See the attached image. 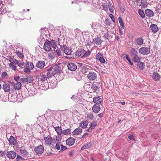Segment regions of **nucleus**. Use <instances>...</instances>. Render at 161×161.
<instances>
[{"label":"nucleus","mask_w":161,"mask_h":161,"mask_svg":"<svg viewBox=\"0 0 161 161\" xmlns=\"http://www.w3.org/2000/svg\"><path fill=\"white\" fill-rule=\"evenodd\" d=\"M20 81L22 83L27 82V78H22L20 79Z\"/></svg>","instance_id":"52"},{"label":"nucleus","mask_w":161,"mask_h":161,"mask_svg":"<svg viewBox=\"0 0 161 161\" xmlns=\"http://www.w3.org/2000/svg\"><path fill=\"white\" fill-rule=\"evenodd\" d=\"M51 68L54 74L58 73L60 71V68L58 65H55Z\"/></svg>","instance_id":"22"},{"label":"nucleus","mask_w":161,"mask_h":161,"mask_svg":"<svg viewBox=\"0 0 161 161\" xmlns=\"http://www.w3.org/2000/svg\"><path fill=\"white\" fill-rule=\"evenodd\" d=\"M55 130L57 132L58 135H61L62 134V131L61 128L59 126H57L55 127Z\"/></svg>","instance_id":"35"},{"label":"nucleus","mask_w":161,"mask_h":161,"mask_svg":"<svg viewBox=\"0 0 161 161\" xmlns=\"http://www.w3.org/2000/svg\"><path fill=\"white\" fill-rule=\"evenodd\" d=\"M102 42L101 38L100 37H96L93 39L92 43L95 44L100 45H101Z\"/></svg>","instance_id":"13"},{"label":"nucleus","mask_w":161,"mask_h":161,"mask_svg":"<svg viewBox=\"0 0 161 161\" xmlns=\"http://www.w3.org/2000/svg\"><path fill=\"white\" fill-rule=\"evenodd\" d=\"M17 93L14 94L12 95H9L8 96V100L10 102H15L17 101Z\"/></svg>","instance_id":"11"},{"label":"nucleus","mask_w":161,"mask_h":161,"mask_svg":"<svg viewBox=\"0 0 161 161\" xmlns=\"http://www.w3.org/2000/svg\"><path fill=\"white\" fill-rule=\"evenodd\" d=\"M16 53L18 55V57L20 58H22L24 57L23 54L21 52H20L18 51H16Z\"/></svg>","instance_id":"48"},{"label":"nucleus","mask_w":161,"mask_h":161,"mask_svg":"<svg viewBox=\"0 0 161 161\" xmlns=\"http://www.w3.org/2000/svg\"><path fill=\"white\" fill-rule=\"evenodd\" d=\"M3 88L5 92H9L10 89V85L8 84H4Z\"/></svg>","instance_id":"33"},{"label":"nucleus","mask_w":161,"mask_h":161,"mask_svg":"<svg viewBox=\"0 0 161 161\" xmlns=\"http://www.w3.org/2000/svg\"><path fill=\"white\" fill-rule=\"evenodd\" d=\"M82 131V129L78 127L75 129L72 132V134L73 135H79L80 134Z\"/></svg>","instance_id":"21"},{"label":"nucleus","mask_w":161,"mask_h":161,"mask_svg":"<svg viewBox=\"0 0 161 161\" xmlns=\"http://www.w3.org/2000/svg\"><path fill=\"white\" fill-rule=\"evenodd\" d=\"M118 20L122 29H123L124 28V25L121 18L120 17H119Z\"/></svg>","instance_id":"44"},{"label":"nucleus","mask_w":161,"mask_h":161,"mask_svg":"<svg viewBox=\"0 0 161 161\" xmlns=\"http://www.w3.org/2000/svg\"><path fill=\"white\" fill-rule=\"evenodd\" d=\"M50 44H51L52 47L53 48L54 50H55V49H56L57 45H56V44L54 40H51L50 41Z\"/></svg>","instance_id":"40"},{"label":"nucleus","mask_w":161,"mask_h":161,"mask_svg":"<svg viewBox=\"0 0 161 161\" xmlns=\"http://www.w3.org/2000/svg\"><path fill=\"white\" fill-rule=\"evenodd\" d=\"M97 76L95 73L90 72L87 75V77L90 80H94L97 78Z\"/></svg>","instance_id":"8"},{"label":"nucleus","mask_w":161,"mask_h":161,"mask_svg":"<svg viewBox=\"0 0 161 161\" xmlns=\"http://www.w3.org/2000/svg\"><path fill=\"white\" fill-rule=\"evenodd\" d=\"M67 149V147L64 146L63 145H61V147L60 148L61 151H63Z\"/></svg>","instance_id":"61"},{"label":"nucleus","mask_w":161,"mask_h":161,"mask_svg":"<svg viewBox=\"0 0 161 161\" xmlns=\"http://www.w3.org/2000/svg\"><path fill=\"white\" fill-rule=\"evenodd\" d=\"M150 28L152 31L154 33L157 32L158 31V28L156 25L152 24L150 25Z\"/></svg>","instance_id":"20"},{"label":"nucleus","mask_w":161,"mask_h":161,"mask_svg":"<svg viewBox=\"0 0 161 161\" xmlns=\"http://www.w3.org/2000/svg\"><path fill=\"white\" fill-rule=\"evenodd\" d=\"M91 86V88L93 89L94 92L96 91L98 88V87L95 84H92L91 85L89 83H85L84 86L85 87H88V86Z\"/></svg>","instance_id":"18"},{"label":"nucleus","mask_w":161,"mask_h":161,"mask_svg":"<svg viewBox=\"0 0 161 161\" xmlns=\"http://www.w3.org/2000/svg\"><path fill=\"white\" fill-rule=\"evenodd\" d=\"M139 53L142 55H147L150 53V49L147 47H143L139 49Z\"/></svg>","instance_id":"3"},{"label":"nucleus","mask_w":161,"mask_h":161,"mask_svg":"<svg viewBox=\"0 0 161 161\" xmlns=\"http://www.w3.org/2000/svg\"><path fill=\"white\" fill-rule=\"evenodd\" d=\"M92 143L89 142L82 146L81 147V150H83L87 148H89L92 147Z\"/></svg>","instance_id":"37"},{"label":"nucleus","mask_w":161,"mask_h":161,"mask_svg":"<svg viewBox=\"0 0 161 161\" xmlns=\"http://www.w3.org/2000/svg\"><path fill=\"white\" fill-rule=\"evenodd\" d=\"M93 102L95 103V104H100L102 102V99L99 96L95 97L93 98Z\"/></svg>","instance_id":"23"},{"label":"nucleus","mask_w":161,"mask_h":161,"mask_svg":"<svg viewBox=\"0 0 161 161\" xmlns=\"http://www.w3.org/2000/svg\"><path fill=\"white\" fill-rule=\"evenodd\" d=\"M60 146H61V145L59 143H57L55 146L54 148L56 149L59 150L60 148Z\"/></svg>","instance_id":"54"},{"label":"nucleus","mask_w":161,"mask_h":161,"mask_svg":"<svg viewBox=\"0 0 161 161\" xmlns=\"http://www.w3.org/2000/svg\"><path fill=\"white\" fill-rule=\"evenodd\" d=\"M108 8L110 12L112 13L114 12V9L113 6L111 3L110 1H108Z\"/></svg>","instance_id":"41"},{"label":"nucleus","mask_w":161,"mask_h":161,"mask_svg":"<svg viewBox=\"0 0 161 161\" xmlns=\"http://www.w3.org/2000/svg\"><path fill=\"white\" fill-rule=\"evenodd\" d=\"M41 34L42 35H47L48 33L47 29L46 27L41 28L40 31Z\"/></svg>","instance_id":"28"},{"label":"nucleus","mask_w":161,"mask_h":161,"mask_svg":"<svg viewBox=\"0 0 161 161\" xmlns=\"http://www.w3.org/2000/svg\"><path fill=\"white\" fill-rule=\"evenodd\" d=\"M9 66L10 67H11L12 69L15 71L16 70V66L14 65V64H13L12 63H10L9 64Z\"/></svg>","instance_id":"51"},{"label":"nucleus","mask_w":161,"mask_h":161,"mask_svg":"<svg viewBox=\"0 0 161 161\" xmlns=\"http://www.w3.org/2000/svg\"><path fill=\"white\" fill-rule=\"evenodd\" d=\"M45 144L46 145L50 146L52 142V138L50 136L45 137L44 138Z\"/></svg>","instance_id":"10"},{"label":"nucleus","mask_w":161,"mask_h":161,"mask_svg":"<svg viewBox=\"0 0 161 161\" xmlns=\"http://www.w3.org/2000/svg\"><path fill=\"white\" fill-rule=\"evenodd\" d=\"M88 124V122L87 120H84L80 124V126L83 128H86Z\"/></svg>","instance_id":"24"},{"label":"nucleus","mask_w":161,"mask_h":161,"mask_svg":"<svg viewBox=\"0 0 161 161\" xmlns=\"http://www.w3.org/2000/svg\"><path fill=\"white\" fill-rule=\"evenodd\" d=\"M144 40L142 37H138L136 39V42L139 45H142L143 43Z\"/></svg>","instance_id":"26"},{"label":"nucleus","mask_w":161,"mask_h":161,"mask_svg":"<svg viewBox=\"0 0 161 161\" xmlns=\"http://www.w3.org/2000/svg\"><path fill=\"white\" fill-rule=\"evenodd\" d=\"M138 13L140 15L142 18H144L145 17V14L143 10L140 9L138 10Z\"/></svg>","instance_id":"43"},{"label":"nucleus","mask_w":161,"mask_h":161,"mask_svg":"<svg viewBox=\"0 0 161 161\" xmlns=\"http://www.w3.org/2000/svg\"><path fill=\"white\" fill-rule=\"evenodd\" d=\"M14 80L16 81H19V75H15L14 77Z\"/></svg>","instance_id":"62"},{"label":"nucleus","mask_w":161,"mask_h":161,"mask_svg":"<svg viewBox=\"0 0 161 161\" xmlns=\"http://www.w3.org/2000/svg\"><path fill=\"white\" fill-rule=\"evenodd\" d=\"M1 76L3 78H6L7 77L8 74L7 73L4 72L2 74Z\"/></svg>","instance_id":"59"},{"label":"nucleus","mask_w":161,"mask_h":161,"mask_svg":"<svg viewBox=\"0 0 161 161\" xmlns=\"http://www.w3.org/2000/svg\"><path fill=\"white\" fill-rule=\"evenodd\" d=\"M85 52V51L84 49H79L75 52V54L76 56L78 57L81 56V57H84V56H83V55Z\"/></svg>","instance_id":"14"},{"label":"nucleus","mask_w":161,"mask_h":161,"mask_svg":"<svg viewBox=\"0 0 161 161\" xmlns=\"http://www.w3.org/2000/svg\"><path fill=\"white\" fill-rule=\"evenodd\" d=\"M43 48L44 50L47 52H49L51 49V47L50 45V41L46 39V41L44 44Z\"/></svg>","instance_id":"6"},{"label":"nucleus","mask_w":161,"mask_h":161,"mask_svg":"<svg viewBox=\"0 0 161 161\" xmlns=\"http://www.w3.org/2000/svg\"><path fill=\"white\" fill-rule=\"evenodd\" d=\"M8 158L10 159H14L16 156V153L12 151L8 152L6 154Z\"/></svg>","instance_id":"9"},{"label":"nucleus","mask_w":161,"mask_h":161,"mask_svg":"<svg viewBox=\"0 0 161 161\" xmlns=\"http://www.w3.org/2000/svg\"><path fill=\"white\" fill-rule=\"evenodd\" d=\"M61 48L66 55H69L71 54L72 49L70 47H67L66 45H64L63 46H61Z\"/></svg>","instance_id":"4"},{"label":"nucleus","mask_w":161,"mask_h":161,"mask_svg":"<svg viewBox=\"0 0 161 161\" xmlns=\"http://www.w3.org/2000/svg\"><path fill=\"white\" fill-rule=\"evenodd\" d=\"M46 78L45 75H42L39 78V80L42 81H44L46 79Z\"/></svg>","instance_id":"56"},{"label":"nucleus","mask_w":161,"mask_h":161,"mask_svg":"<svg viewBox=\"0 0 161 161\" xmlns=\"http://www.w3.org/2000/svg\"><path fill=\"white\" fill-rule=\"evenodd\" d=\"M103 9L105 11H107L108 10V8L107 5L104 3L103 4Z\"/></svg>","instance_id":"57"},{"label":"nucleus","mask_w":161,"mask_h":161,"mask_svg":"<svg viewBox=\"0 0 161 161\" xmlns=\"http://www.w3.org/2000/svg\"><path fill=\"white\" fill-rule=\"evenodd\" d=\"M44 150V148L43 147L42 145H40L36 147L34 149V151L36 153L38 154H41L43 153Z\"/></svg>","instance_id":"5"},{"label":"nucleus","mask_w":161,"mask_h":161,"mask_svg":"<svg viewBox=\"0 0 161 161\" xmlns=\"http://www.w3.org/2000/svg\"><path fill=\"white\" fill-rule=\"evenodd\" d=\"M22 97L24 98H25L27 97L29 95V92H23L22 93Z\"/></svg>","instance_id":"49"},{"label":"nucleus","mask_w":161,"mask_h":161,"mask_svg":"<svg viewBox=\"0 0 161 161\" xmlns=\"http://www.w3.org/2000/svg\"><path fill=\"white\" fill-rule=\"evenodd\" d=\"M25 67L28 68L31 70H32L33 69L34 67V65L32 62H27L25 64Z\"/></svg>","instance_id":"29"},{"label":"nucleus","mask_w":161,"mask_h":161,"mask_svg":"<svg viewBox=\"0 0 161 161\" xmlns=\"http://www.w3.org/2000/svg\"><path fill=\"white\" fill-rule=\"evenodd\" d=\"M75 140L74 138L70 137L68 138L66 141V143L67 145L69 146L73 145L75 143Z\"/></svg>","instance_id":"16"},{"label":"nucleus","mask_w":161,"mask_h":161,"mask_svg":"<svg viewBox=\"0 0 161 161\" xmlns=\"http://www.w3.org/2000/svg\"><path fill=\"white\" fill-rule=\"evenodd\" d=\"M48 57L50 59H53L55 57V54L53 52L50 53H48Z\"/></svg>","instance_id":"45"},{"label":"nucleus","mask_w":161,"mask_h":161,"mask_svg":"<svg viewBox=\"0 0 161 161\" xmlns=\"http://www.w3.org/2000/svg\"><path fill=\"white\" fill-rule=\"evenodd\" d=\"M7 15L8 17L10 18H11L14 17L13 14H12L11 12H8V13Z\"/></svg>","instance_id":"64"},{"label":"nucleus","mask_w":161,"mask_h":161,"mask_svg":"<svg viewBox=\"0 0 161 161\" xmlns=\"http://www.w3.org/2000/svg\"><path fill=\"white\" fill-rule=\"evenodd\" d=\"M24 63L20 60H17L15 63V64L18 65L20 68H23L24 67Z\"/></svg>","instance_id":"36"},{"label":"nucleus","mask_w":161,"mask_h":161,"mask_svg":"<svg viewBox=\"0 0 161 161\" xmlns=\"http://www.w3.org/2000/svg\"><path fill=\"white\" fill-rule=\"evenodd\" d=\"M21 86V84L20 82H18L15 84L14 85V87L15 89L17 90L20 89Z\"/></svg>","instance_id":"38"},{"label":"nucleus","mask_w":161,"mask_h":161,"mask_svg":"<svg viewBox=\"0 0 161 161\" xmlns=\"http://www.w3.org/2000/svg\"><path fill=\"white\" fill-rule=\"evenodd\" d=\"M130 53L131 56L133 57V61L135 62H137L140 61L141 58L138 55V52L134 48H132L130 49Z\"/></svg>","instance_id":"1"},{"label":"nucleus","mask_w":161,"mask_h":161,"mask_svg":"<svg viewBox=\"0 0 161 161\" xmlns=\"http://www.w3.org/2000/svg\"><path fill=\"white\" fill-rule=\"evenodd\" d=\"M5 154V152L3 151H0V156L1 157H3Z\"/></svg>","instance_id":"63"},{"label":"nucleus","mask_w":161,"mask_h":161,"mask_svg":"<svg viewBox=\"0 0 161 161\" xmlns=\"http://www.w3.org/2000/svg\"><path fill=\"white\" fill-rule=\"evenodd\" d=\"M97 125V121H92L91 123L90 126V128L87 130V131L89 132H92V130L94 129V128Z\"/></svg>","instance_id":"15"},{"label":"nucleus","mask_w":161,"mask_h":161,"mask_svg":"<svg viewBox=\"0 0 161 161\" xmlns=\"http://www.w3.org/2000/svg\"><path fill=\"white\" fill-rule=\"evenodd\" d=\"M54 74L52 69L51 67L48 70L47 73V77L48 78H50L53 76Z\"/></svg>","instance_id":"31"},{"label":"nucleus","mask_w":161,"mask_h":161,"mask_svg":"<svg viewBox=\"0 0 161 161\" xmlns=\"http://www.w3.org/2000/svg\"><path fill=\"white\" fill-rule=\"evenodd\" d=\"M90 51L89 50L86 52L85 51L84 53V55H83V56H84V57H86L88 55H89L90 54Z\"/></svg>","instance_id":"60"},{"label":"nucleus","mask_w":161,"mask_h":161,"mask_svg":"<svg viewBox=\"0 0 161 161\" xmlns=\"http://www.w3.org/2000/svg\"><path fill=\"white\" fill-rule=\"evenodd\" d=\"M27 82L29 83H31V82H32L33 80V78L31 76H29L27 77Z\"/></svg>","instance_id":"53"},{"label":"nucleus","mask_w":161,"mask_h":161,"mask_svg":"<svg viewBox=\"0 0 161 161\" xmlns=\"http://www.w3.org/2000/svg\"><path fill=\"white\" fill-rule=\"evenodd\" d=\"M20 154L23 157H26L28 155V152L25 150L20 149L19 150Z\"/></svg>","instance_id":"30"},{"label":"nucleus","mask_w":161,"mask_h":161,"mask_svg":"<svg viewBox=\"0 0 161 161\" xmlns=\"http://www.w3.org/2000/svg\"><path fill=\"white\" fill-rule=\"evenodd\" d=\"M92 109L93 112L97 113L100 110V106L99 104H94L92 106Z\"/></svg>","instance_id":"12"},{"label":"nucleus","mask_w":161,"mask_h":161,"mask_svg":"<svg viewBox=\"0 0 161 161\" xmlns=\"http://www.w3.org/2000/svg\"><path fill=\"white\" fill-rule=\"evenodd\" d=\"M47 36L46 35L41 34L39 39L41 41H43L44 40V41H45L46 40V39H47Z\"/></svg>","instance_id":"46"},{"label":"nucleus","mask_w":161,"mask_h":161,"mask_svg":"<svg viewBox=\"0 0 161 161\" xmlns=\"http://www.w3.org/2000/svg\"><path fill=\"white\" fill-rule=\"evenodd\" d=\"M146 15L149 17H152L153 15V11L149 9H146L145 10Z\"/></svg>","instance_id":"25"},{"label":"nucleus","mask_w":161,"mask_h":161,"mask_svg":"<svg viewBox=\"0 0 161 161\" xmlns=\"http://www.w3.org/2000/svg\"><path fill=\"white\" fill-rule=\"evenodd\" d=\"M64 135H69L70 133V130L69 129H67L63 130L62 132Z\"/></svg>","instance_id":"42"},{"label":"nucleus","mask_w":161,"mask_h":161,"mask_svg":"<svg viewBox=\"0 0 161 161\" xmlns=\"http://www.w3.org/2000/svg\"><path fill=\"white\" fill-rule=\"evenodd\" d=\"M45 62L42 61H39L36 64V66L40 69H42L45 66Z\"/></svg>","instance_id":"17"},{"label":"nucleus","mask_w":161,"mask_h":161,"mask_svg":"<svg viewBox=\"0 0 161 161\" xmlns=\"http://www.w3.org/2000/svg\"><path fill=\"white\" fill-rule=\"evenodd\" d=\"M94 117L92 113H90L87 114V118L88 119L93 120Z\"/></svg>","instance_id":"39"},{"label":"nucleus","mask_w":161,"mask_h":161,"mask_svg":"<svg viewBox=\"0 0 161 161\" xmlns=\"http://www.w3.org/2000/svg\"><path fill=\"white\" fill-rule=\"evenodd\" d=\"M91 26L94 30L95 29L97 30L99 29L101 27V25L99 23L97 22H92V24H91Z\"/></svg>","instance_id":"19"},{"label":"nucleus","mask_w":161,"mask_h":161,"mask_svg":"<svg viewBox=\"0 0 161 161\" xmlns=\"http://www.w3.org/2000/svg\"><path fill=\"white\" fill-rule=\"evenodd\" d=\"M137 66L138 68L141 70L143 69L145 66L144 63L139 61L137 62Z\"/></svg>","instance_id":"32"},{"label":"nucleus","mask_w":161,"mask_h":161,"mask_svg":"<svg viewBox=\"0 0 161 161\" xmlns=\"http://www.w3.org/2000/svg\"><path fill=\"white\" fill-rule=\"evenodd\" d=\"M67 67L69 70L71 71H74L77 69V65L73 63H69L67 64Z\"/></svg>","instance_id":"7"},{"label":"nucleus","mask_w":161,"mask_h":161,"mask_svg":"<svg viewBox=\"0 0 161 161\" xmlns=\"http://www.w3.org/2000/svg\"><path fill=\"white\" fill-rule=\"evenodd\" d=\"M96 59L97 61H100L103 64H106L107 63L104 58L103 54L101 53H98L96 54Z\"/></svg>","instance_id":"2"},{"label":"nucleus","mask_w":161,"mask_h":161,"mask_svg":"<svg viewBox=\"0 0 161 161\" xmlns=\"http://www.w3.org/2000/svg\"><path fill=\"white\" fill-rule=\"evenodd\" d=\"M88 70V69L85 66H83L82 67V71L83 73H85Z\"/></svg>","instance_id":"50"},{"label":"nucleus","mask_w":161,"mask_h":161,"mask_svg":"<svg viewBox=\"0 0 161 161\" xmlns=\"http://www.w3.org/2000/svg\"><path fill=\"white\" fill-rule=\"evenodd\" d=\"M2 6L3 5L1 4V7L0 8V11H1L2 14H4L7 12V10L6 8L5 9L3 7H3H2Z\"/></svg>","instance_id":"47"},{"label":"nucleus","mask_w":161,"mask_h":161,"mask_svg":"<svg viewBox=\"0 0 161 161\" xmlns=\"http://www.w3.org/2000/svg\"><path fill=\"white\" fill-rule=\"evenodd\" d=\"M152 76L153 79L155 81L158 80L160 78V76L156 72L153 73Z\"/></svg>","instance_id":"27"},{"label":"nucleus","mask_w":161,"mask_h":161,"mask_svg":"<svg viewBox=\"0 0 161 161\" xmlns=\"http://www.w3.org/2000/svg\"><path fill=\"white\" fill-rule=\"evenodd\" d=\"M31 69L28 68L27 67H26L24 69V72L28 74H30L31 73V71H30V70Z\"/></svg>","instance_id":"55"},{"label":"nucleus","mask_w":161,"mask_h":161,"mask_svg":"<svg viewBox=\"0 0 161 161\" xmlns=\"http://www.w3.org/2000/svg\"><path fill=\"white\" fill-rule=\"evenodd\" d=\"M9 143L11 144L15 145L16 144V141L14 138L12 136H11L8 140Z\"/></svg>","instance_id":"34"},{"label":"nucleus","mask_w":161,"mask_h":161,"mask_svg":"<svg viewBox=\"0 0 161 161\" xmlns=\"http://www.w3.org/2000/svg\"><path fill=\"white\" fill-rule=\"evenodd\" d=\"M126 59L128 60V61L129 62L130 64L131 65H132L133 64V63L131 61V59L129 57L128 55H126Z\"/></svg>","instance_id":"58"}]
</instances>
